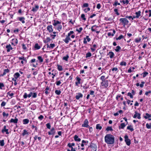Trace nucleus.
I'll list each match as a JSON object with an SVG mask.
<instances>
[{
	"label": "nucleus",
	"mask_w": 151,
	"mask_h": 151,
	"mask_svg": "<svg viewBox=\"0 0 151 151\" xmlns=\"http://www.w3.org/2000/svg\"><path fill=\"white\" fill-rule=\"evenodd\" d=\"M105 142L108 144H113L115 142V138L114 136L108 134L106 135L104 137Z\"/></svg>",
	"instance_id": "f257e3e1"
},
{
	"label": "nucleus",
	"mask_w": 151,
	"mask_h": 151,
	"mask_svg": "<svg viewBox=\"0 0 151 151\" xmlns=\"http://www.w3.org/2000/svg\"><path fill=\"white\" fill-rule=\"evenodd\" d=\"M126 18H120L119 19V21L123 24L124 26L127 25L129 22L128 20Z\"/></svg>",
	"instance_id": "f03ea898"
},
{
	"label": "nucleus",
	"mask_w": 151,
	"mask_h": 151,
	"mask_svg": "<svg viewBox=\"0 0 151 151\" xmlns=\"http://www.w3.org/2000/svg\"><path fill=\"white\" fill-rule=\"evenodd\" d=\"M101 84L104 88H106L108 86V81L107 80L104 81L101 83Z\"/></svg>",
	"instance_id": "7ed1b4c3"
},
{
	"label": "nucleus",
	"mask_w": 151,
	"mask_h": 151,
	"mask_svg": "<svg viewBox=\"0 0 151 151\" xmlns=\"http://www.w3.org/2000/svg\"><path fill=\"white\" fill-rule=\"evenodd\" d=\"M124 138L125 141L127 145L128 146L129 145L131 144V141L130 139L128 138V136L126 135L124 136Z\"/></svg>",
	"instance_id": "20e7f679"
},
{
	"label": "nucleus",
	"mask_w": 151,
	"mask_h": 151,
	"mask_svg": "<svg viewBox=\"0 0 151 151\" xmlns=\"http://www.w3.org/2000/svg\"><path fill=\"white\" fill-rule=\"evenodd\" d=\"M1 132L3 133L6 132V134H9L8 129H6V126L5 125L4 126L3 129L1 130Z\"/></svg>",
	"instance_id": "39448f33"
},
{
	"label": "nucleus",
	"mask_w": 151,
	"mask_h": 151,
	"mask_svg": "<svg viewBox=\"0 0 151 151\" xmlns=\"http://www.w3.org/2000/svg\"><path fill=\"white\" fill-rule=\"evenodd\" d=\"M90 147L92 149L93 151H96L97 150V145L94 143H91L90 145Z\"/></svg>",
	"instance_id": "423d86ee"
},
{
	"label": "nucleus",
	"mask_w": 151,
	"mask_h": 151,
	"mask_svg": "<svg viewBox=\"0 0 151 151\" xmlns=\"http://www.w3.org/2000/svg\"><path fill=\"white\" fill-rule=\"evenodd\" d=\"M6 48L7 49V52H9L11 50H12L13 49V48L12 47L11 45L9 44L6 46Z\"/></svg>",
	"instance_id": "0eeeda50"
},
{
	"label": "nucleus",
	"mask_w": 151,
	"mask_h": 151,
	"mask_svg": "<svg viewBox=\"0 0 151 151\" xmlns=\"http://www.w3.org/2000/svg\"><path fill=\"white\" fill-rule=\"evenodd\" d=\"M83 96V94L81 93H79L76 94V98L77 100H78L80 98H82Z\"/></svg>",
	"instance_id": "6e6552de"
},
{
	"label": "nucleus",
	"mask_w": 151,
	"mask_h": 151,
	"mask_svg": "<svg viewBox=\"0 0 151 151\" xmlns=\"http://www.w3.org/2000/svg\"><path fill=\"white\" fill-rule=\"evenodd\" d=\"M88 123L87 119H85L84 122L83 124H82V127H88L89 126L88 124Z\"/></svg>",
	"instance_id": "1a4fd4ad"
},
{
	"label": "nucleus",
	"mask_w": 151,
	"mask_h": 151,
	"mask_svg": "<svg viewBox=\"0 0 151 151\" xmlns=\"http://www.w3.org/2000/svg\"><path fill=\"white\" fill-rule=\"evenodd\" d=\"M66 43L68 44L69 42V41H71V39L70 37H68L66 36V37L65 39H64L63 40Z\"/></svg>",
	"instance_id": "9d476101"
},
{
	"label": "nucleus",
	"mask_w": 151,
	"mask_h": 151,
	"mask_svg": "<svg viewBox=\"0 0 151 151\" xmlns=\"http://www.w3.org/2000/svg\"><path fill=\"white\" fill-rule=\"evenodd\" d=\"M47 29L50 33L53 31L52 26V25H48L47 27Z\"/></svg>",
	"instance_id": "9b49d317"
},
{
	"label": "nucleus",
	"mask_w": 151,
	"mask_h": 151,
	"mask_svg": "<svg viewBox=\"0 0 151 151\" xmlns=\"http://www.w3.org/2000/svg\"><path fill=\"white\" fill-rule=\"evenodd\" d=\"M135 114H134L133 118H136L137 117V118L138 119H140L141 118L140 117V114L139 113H138L136 111L135 112Z\"/></svg>",
	"instance_id": "f8f14e48"
},
{
	"label": "nucleus",
	"mask_w": 151,
	"mask_h": 151,
	"mask_svg": "<svg viewBox=\"0 0 151 151\" xmlns=\"http://www.w3.org/2000/svg\"><path fill=\"white\" fill-rule=\"evenodd\" d=\"M18 121V119L16 117L14 119H11L10 121V122L13 123L14 124H16L17 123Z\"/></svg>",
	"instance_id": "ddd939ff"
},
{
	"label": "nucleus",
	"mask_w": 151,
	"mask_h": 151,
	"mask_svg": "<svg viewBox=\"0 0 151 151\" xmlns=\"http://www.w3.org/2000/svg\"><path fill=\"white\" fill-rule=\"evenodd\" d=\"M9 70L8 69H5L4 70V72L3 74L1 75V76H3L5 75L7 73L9 72Z\"/></svg>",
	"instance_id": "4468645a"
},
{
	"label": "nucleus",
	"mask_w": 151,
	"mask_h": 151,
	"mask_svg": "<svg viewBox=\"0 0 151 151\" xmlns=\"http://www.w3.org/2000/svg\"><path fill=\"white\" fill-rule=\"evenodd\" d=\"M108 55H109L110 58H112L114 56V54L112 52H109V53Z\"/></svg>",
	"instance_id": "2eb2a0df"
},
{
	"label": "nucleus",
	"mask_w": 151,
	"mask_h": 151,
	"mask_svg": "<svg viewBox=\"0 0 151 151\" xmlns=\"http://www.w3.org/2000/svg\"><path fill=\"white\" fill-rule=\"evenodd\" d=\"M18 19L22 23L24 24L25 23V18L24 17H18Z\"/></svg>",
	"instance_id": "dca6fc26"
},
{
	"label": "nucleus",
	"mask_w": 151,
	"mask_h": 151,
	"mask_svg": "<svg viewBox=\"0 0 151 151\" xmlns=\"http://www.w3.org/2000/svg\"><path fill=\"white\" fill-rule=\"evenodd\" d=\"M54 22L53 23V25L54 26H56L58 24H60L61 22L58 20H54Z\"/></svg>",
	"instance_id": "f3484780"
},
{
	"label": "nucleus",
	"mask_w": 151,
	"mask_h": 151,
	"mask_svg": "<svg viewBox=\"0 0 151 151\" xmlns=\"http://www.w3.org/2000/svg\"><path fill=\"white\" fill-rule=\"evenodd\" d=\"M39 6L38 5H36L35 7L33 8L32 9V11L34 12L37 11L39 9Z\"/></svg>",
	"instance_id": "a211bd4d"
},
{
	"label": "nucleus",
	"mask_w": 151,
	"mask_h": 151,
	"mask_svg": "<svg viewBox=\"0 0 151 151\" xmlns=\"http://www.w3.org/2000/svg\"><path fill=\"white\" fill-rule=\"evenodd\" d=\"M29 122V120L27 119H24L23 120V124H27Z\"/></svg>",
	"instance_id": "6ab92c4d"
},
{
	"label": "nucleus",
	"mask_w": 151,
	"mask_h": 151,
	"mask_svg": "<svg viewBox=\"0 0 151 151\" xmlns=\"http://www.w3.org/2000/svg\"><path fill=\"white\" fill-rule=\"evenodd\" d=\"M74 139L75 141H78L79 142L81 141L80 138H79L78 136L77 135H75L74 137Z\"/></svg>",
	"instance_id": "aec40b11"
},
{
	"label": "nucleus",
	"mask_w": 151,
	"mask_h": 151,
	"mask_svg": "<svg viewBox=\"0 0 151 151\" xmlns=\"http://www.w3.org/2000/svg\"><path fill=\"white\" fill-rule=\"evenodd\" d=\"M141 12L140 11H139L137 12H135L136 14V17L137 18H138L141 15Z\"/></svg>",
	"instance_id": "412c9836"
},
{
	"label": "nucleus",
	"mask_w": 151,
	"mask_h": 151,
	"mask_svg": "<svg viewBox=\"0 0 151 151\" xmlns=\"http://www.w3.org/2000/svg\"><path fill=\"white\" fill-rule=\"evenodd\" d=\"M28 135L29 133L26 129H24L23 131V133L22 134V135L23 136H24L25 135Z\"/></svg>",
	"instance_id": "4be33fe9"
},
{
	"label": "nucleus",
	"mask_w": 151,
	"mask_h": 151,
	"mask_svg": "<svg viewBox=\"0 0 151 151\" xmlns=\"http://www.w3.org/2000/svg\"><path fill=\"white\" fill-rule=\"evenodd\" d=\"M126 126V125L124 123H121L120 126H119V129H123Z\"/></svg>",
	"instance_id": "5701e85b"
},
{
	"label": "nucleus",
	"mask_w": 151,
	"mask_h": 151,
	"mask_svg": "<svg viewBox=\"0 0 151 151\" xmlns=\"http://www.w3.org/2000/svg\"><path fill=\"white\" fill-rule=\"evenodd\" d=\"M82 143L81 144V146L83 147L84 146V143H86V144H85V145H86L88 143V141H86L84 140H82Z\"/></svg>",
	"instance_id": "b1692460"
},
{
	"label": "nucleus",
	"mask_w": 151,
	"mask_h": 151,
	"mask_svg": "<svg viewBox=\"0 0 151 151\" xmlns=\"http://www.w3.org/2000/svg\"><path fill=\"white\" fill-rule=\"evenodd\" d=\"M14 76L15 79H17L20 76V74L18 73H17L14 74Z\"/></svg>",
	"instance_id": "393cba45"
},
{
	"label": "nucleus",
	"mask_w": 151,
	"mask_h": 151,
	"mask_svg": "<svg viewBox=\"0 0 151 151\" xmlns=\"http://www.w3.org/2000/svg\"><path fill=\"white\" fill-rule=\"evenodd\" d=\"M102 127L99 124H97L96 126V129H99L101 130L102 129Z\"/></svg>",
	"instance_id": "a878e982"
},
{
	"label": "nucleus",
	"mask_w": 151,
	"mask_h": 151,
	"mask_svg": "<svg viewBox=\"0 0 151 151\" xmlns=\"http://www.w3.org/2000/svg\"><path fill=\"white\" fill-rule=\"evenodd\" d=\"M97 26L96 25H94L92 27L91 30L92 31H95L97 27Z\"/></svg>",
	"instance_id": "bb28decb"
},
{
	"label": "nucleus",
	"mask_w": 151,
	"mask_h": 151,
	"mask_svg": "<svg viewBox=\"0 0 151 151\" xmlns=\"http://www.w3.org/2000/svg\"><path fill=\"white\" fill-rule=\"evenodd\" d=\"M35 48L36 50H38L40 48V47L37 43H36L35 45Z\"/></svg>",
	"instance_id": "cd10ccee"
},
{
	"label": "nucleus",
	"mask_w": 151,
	"mask_h": 151,
	"mask_svg": "<svg viewBox=\"0 0 151 151\" xmlns=\"http://www.w3.org/2000/svg\"><path fill=\"white\" fill-rule=\"evenodd\" d=\"M127 129H129L131 131H133L134 129L132 127V126L131 125L130 126H128L127 127Z\"/></svg>",
	"instance_id": "c85d7f7f"
},
{
	"label": "nucleus",
	"mask_w": 151,
	"mask_h": 151,
	"mask_svg": "<svg viewBox=\"0 0 151 151\" xmlns=\"http://www.w3.org/2000/svg\"><path fill=\"white\" fill-rule=\"evenodd\" d=\"M96 45L95 44L93 45V47H91V49L92 51L94 52L96 50Z\"/></svg>",
	"instance_id": "c756f323"
},
{
	"label": "nucleus",
	"mask_w": 151,
	"mask_h": 151,
	"mask_svg": "<svg viewBox=\"0 0 151 151\" xmlns=\"http://www.w3.org/2000/svg\"><path fill=\"white\" fill-rule=\"evenodd\" d=\"M37 58L40 62L41 63L43 62V59L42 57L38 56L37 57Z\"/></svg>",
	"instance_id": "7c9ffc66"
},
{
	"label": "nucleus",
	"mask_w": 151,
	"mask_h": 151,
	"mask_svg": "<svg viewBox=\"0 0 151 151\" xmlns=\"http://www.w3.org/2000/svg\"><path fill=\"white\" fill-rule=\"evenodd\" d=\"M51 40V39L49 37H47L46 38L45 40H44V42L45 43L49 42Z\"/></svg>",
	"instance_id": "2f4dec72"
},
{
	"label": "nucleus",
	"mask_w": 151,
	"mask_h": 151,
	"mask_svg": "<svg viewBox=\"0 0 151 151\" xmlns=\"http://www.w3.org/2000/svg\"><path fill=\"white\" fill-rule=\"evenodd\" d=\"M151 117V115L147 113L146 114V116H144V118L146 119H147L148 118H150Z\"/></svg>",
	"instance_id": "473e14b6"
},
{
	"label": "nucleus",
	"mask_w": 151,
	"mask_h": 151,
	"mask_svg": "<svg viewBox=\"0 0 151 151\" xmlns=\"http://www.w3.org/2000/svg\"><path fill=\"white\" fill-rule=\"evenodd\" d=\"M69 56L68 55H67L66 56H64L63 58V60H65L66 61H68V58H69Z\"/></svg>",
	"instance_id": "72a5a7b5"
},
{
	"label": "nucleus",
	"mask_w": 151,
	"mask_h": 151,
	"mask_svg": "<svg viewBox=\"0 0 151 151\" xmlns=\"http://www.w3.org/2000/svg\"><path fill=\"white\" fill-rule=\"evenodd\" d=\"M4 145V140L3 139L0 140V145L1 146H3Z\"/></svg>",
	"instance_id": "f704fd0d"
},
{
	"label": "nucleus",
	"mask_w": 151,
	"mask_h": 151,
	"mask_svg": "<svg viewBox=\"0 0 151 151\" xmlns=\"http://www.w3.org/2000/svg\"><path fill=\"white\" fill-rule=\"evenodd\" d=\"M106 130L107 131H111L113 130V129L112 128V127H107L106 129Z\"/></svg>",
	"instance_id": "c9c22d12"
},
{
	"label": "nucleus",
	"mask_w": 151,
	"mask_h": 151,
	"mask_svg": "<svg viewBox=\"0 0 151 151\" xmlns=\"http://www.w3.org/2000/svg\"><path fill=\"white\" fill-rule=\"evenodd\" d=\"M117 5H120V4L119 3H118V1H115L114 3L113 4V5L114 6H116Z\"/></svg>",
	"instance_id": "e433bc0d"
},
{
	"label": "nucleus",
	"mask_w": 151,
	"mask_h": 151,
	"mask_svg": "<svg viewBox=\"0 0 151 151\" xmlns=\"http://www.w3.org/2000/svg\"><path fill=\"white\" fill-rule=\"evenodd\" d=\"M57 66H58V70L59 71H61L62 70L63 68H62V67L61 66L59 65H58Z\"/></svg>",
	"instance_id": "4c0bfd02"
},
{
	"label": "nucleus",
	"mask_w": 151,
	"mask_h": 151,
	"mask_svg": "<svg viewBox=\"0 0 151 151\" xmlns=\"http://www.w3.org/2000/svg\"><path fill=\"white\" fill-rule=\"evenodd\" d=\"M145 12L146 13H148L149 17L151 16V10H149L148 11L146 10L145 11Z\"/></svg>",
	"instance_id": "58836bf2"
},
{
	"label": "nucleus",
	"mask_w": 151,
	"mask_h": 151,
	"mask_svg": "<svg viewBox=\"0 0 151 151\" xmlns=\"http://www.w3.org/2000/svg\"><path fill=\"white\" fill-rule=\"evenodd\" d=\"M74 33V32L73 31H70L69 32L68 34V35H66V36L68 37H70V36L71 35V34H72Z\"/></svg>",
	"instance_id": "ea45409f"
},
{
	"label": "nucleus",
	"mask_w": 151,
	"mask_h": 151,
	"mask_svg": "<svg viewBox=\"0 0 151 151\" xmlns=\"http://www.w3.org/2000/svg\"><path fill=\"white\" fill-rule=\"evenodd\" d=\"M121 49V47L119 46H118L116 47V48L115 49V50L116 52H118Z\"/></svg>",
	"instance_id": "a19ab883"
},
{
	"label": "nucleus",
	"mask_w": 151,
	"mask_h": 151,
	"mask_svg": "<svg viewBox=\"0 0 151 151\" xmlns=\"http://www.w3.org/2000/svg\"><path fill=\"white\" fill-rule=\"evenodd\" d=\"M146 126L148 129H151V123L150 124L147 123L146 124Z\"/></svg>",
	"instance_id": "79ce46f5"
},
{
	"label": "nucleus",
	"mask_w": 151,
	"mask_h": 151,
	"mask_svg": "<svg viewBox=\"0 0 151 151\" xmlns=\"http://www.w3.org/2000/svg\"><path fill=\"white\" fill-rule=\"evenodd\" d=\"M126 63L123 61L121 62L120 63V65L122 66L124 65L126 66Z\"/></svg>",
	"instance_id": "37998d69"
},
{
	"label": "nucleus",
	"mask_w": 151,
	"mask_h": 151,
	"mask_svg": "<svg viewBox=\"0 0 151 151\" xmlns=\"http://www.w3.org/2000/svg\"><path fill=\"white\" fill-rule=\"evenodd\" d=\"M75 143H69L68 144V146L70 147H71V148H72V147H73V146H74L75 145Z\"/></svg>",
	"instance_id": "c03bdc74"
},
{
	"label": "nucleus",
	"mask_w": 151,
	"mask_h": 151,
	"mask_svg": "<svg viewBox=\"0 0 151 151\" xmlns=\"http://www.w3.org/2000/svg\"><path fill=\"white\" fill-rule=\"evenodd\" d=\"M55 93L58 95H60L61 93V92L60 90H56L55 91Z\"/></svg>",
	"instance_id": "a18cd8bd"
},
{
	"label": "nucleus",
	"mask_w": 151,
	"mask_h": 151,
	"mask_svg": "<svg viewBox=\"0 0 151 151\" xmlns=\"http://www.w3.org/2000/svg\"><path fill=\"white\" fill-rule=\"evenodd\" d=\"M62 29V26L61 25H58V27L57 28V30H58L59 31H60V30Z\"/></svg>",
	"instance_id": "49530a36"
},
{
	"label": "nucleus",
	"mask_w": 151,
	"mask_h": 151,
	"mask_svg": "<svg viewBox=\"0 0 151 151\" xmlns=\"http://www.w3.org/2000/svg\"><path fill=\"white\" fill-rule=\"evenodd\" d=\"M50 132H52L53 135H54L55 134V129L54 128H52L50 130Z\"/></svg>",
	"instance_id": "de8ad7c7"
},
{
	"label": "nucleus",
	"mask_w": 151,
	"mask_h": 151,
	"mask_svg": "<svg viewBox=\"0 0 151 151\" xmlns=\"http://www.w3.org/2000/svg\"><path fill=\"white\" fill-rule=\"evenodd\" d=\"M12 41H13V42H15L16 44H17V43H18V41L16 39H13L12 40Z\"/></svg>",
	"instance_id": "09e8293b"
},
{
	"label": "nucleus",
	"mask_w": 151,
	"mask_h": 151,
	"mask_svg": "<svg viewBox=\"0 0 151 151\" xmlns=\"http://www.w3.org/2000/svg\"><path fill=\"white\" fill-rule=\"evenodd\" d=\"M123 37V36L122 35H121L118 37L116 38V39L117 40H120L121 39H122Z\"/></svg>",
	"instance_id": "8fccbe9b"
},
{
	"label": "nucleus",
	"mask_w": 151,
	"mask_h": 151,
	"mask_svg": "<svg viewBox=\"0 0 151 151\" xmlns=\"http://www.w3.org/2000/svg\"><path fill=\"white\" fill-rule=\"evenodd\" d=\"M148 74V73L147 72H145L142 73L143 77V78L145 77V76H147V75Z\"/></svg>",
	"instance_id": "3c124183"
},
{
	"label": "nucleus",
	"mask_w": 151,
	"mask_h": 151,
	"mask_svg": "<svg viewBox=\"0 0 151 151\" xmlns=\"http://www.w3.org/2000/svg\"><path fill=\"white\" fill-rule=\"evenodd\" d=\"M19 60H23L24 61H25L26 62V60L24 58V57H19Z\"/></svg>",
	"instance_id": "603ef678"
},
{
	"label": "nucleus",
	"mask_w": 151,
	"mask_h": 151,
	"mask_svg": "<svg viewBox=\"0 0 151 151\" xmlns=\"http://www.w3.org/2000/svg\"><path fill=\"white\" fill-rule=\"evenodd\" d=\"M91 56V54L90 52H88L86 54V57H90Z\"/></svg>",
	"instance_id": "864d4df0"
},
{
	"label": "nucleus",
	"mask_w": 151,
	"mask_h": 151,
	"mask_svg": "<svg viewBox=\"0 0 151 151\" xmlns=\"http://www.w3.org/2000/svg\"><path fill=\"white\" fill-rule=\"evenodd\" d=\"M76 80L78 82V84H80L81 83L80 81L81 80V79L79 77H77L76 78Z\"/></svg>",
	"instance_id": "5fc2aeb1"
},
{
	"label": "nucleus",
	"mask_w": 151,
	"mask_h": 151,
	"mask_svg": "<svg viewBox=\"0 0 151 151\" xmlns=\"http://www.w3.org/2000/svg\"><path fill=\"white\" fill-rule=\"evenodd\" d=\"M37 65V63H36L35 64L33 63H31L30 65L34 67H36Z\"/></svg>",
	"instance_id": "6e6d98bb"
},
{
	"label": "nucleus",
	"mask_w": 151,
	"mask_h": 151,
	"mask_svg": "<svg viewBox=\"0 0 151 151\" xmlns=\"http://www.w3.org/2000/svg\"><path fill=\"white\" fill-rule=\"evenodd\" d=\"M47 128L49 129H50L51 126L50 123H48L46 124Z\"/></svg>",
	"instance_id": "4d7b16f0"
},
{
	"label": "nucleus",
	"mask_w": 151,
	"mask_h": 151,
	"mask_svg": "<svg viewBox=\"0 0 151 151\" xmlns=\"http://www.w3.org/2000/svg\"><path fill=\"white\" fill-rule=\"evenodd\" d=\"M105 76H102L101 78L100 79L102 80V81H106V80L105 79Z\"/></svg>",
	"instance_id": "13d9d810"
},
{
	"label": "nucleus",
	"mask_w": 151,
	"mask_h": 151,
	"mask_svg": "<svg viewBox=\"0 0 151 151\" xmlns=\"http://www.w3.org/2000/svg\"><path fill=\"white\" fill-rule=\"evenodd\" d=\"M6 103L5 102L3 101L2 102L1 104V107H3L4 106L6 105Z\"/></svg>",
	"instance_id": "bf43d9fd"
},
{
	"label": "nucleus",
	"mask_w": 151,
	"mask_h": 151,
	"mask_svg": "<svg viewBox=\"0 0 151 151\" xmlns=\"http://www.w3.org/2000/svg\"><path fill=\"white\" fill-rule=\"evenodd\" d=\"M83 30V28L82 27H80L79 28V29H76V30L78 31V32L79 33L81 31Z\"/></svg>",
	"instance_id": "052dcab7"
},
{
	"label": "nucleus",
	"mask_w": 151,
	"mask_h": 151,
	"mask_svg": "<svg viewBox=\"0 0 151 151\" xmlns=\"http://www.w3.org/2000/svg\"><path fill=\"white\" fill-rule=\"evenodd\" d=\"M2 114L4 116H6L7 117L9 116V114L8 113L6 114L4 112H3Z\"/></svg>",
	"instance_id": "680f3d73"
},
{
	"label": "nucleus",
	"mask_w": 151,
	"mask_h": 151,
	"mask_svg": "<svg viewBox=\"0 0 151 151\" xmlns=\"http://www.w3.org/2000/svg\"><path fill=\"white\" fill-rule=\"evenodd\" d=\"M4 87V85L3 83H0V89H2V88Z\"/></svg>",
	"instance_id": "e2e57ef3"
},
{
	"label": "nucleus",
	"mask_w": 151,
	"mask_h": 151,
	"mask_svg": "<svg viewBox=\"0 0 151 151\" xmlns=\"http://www.w3.org/2000/svg\"><path fill=\"white\" fill-rule=\"evenodd\" d=\"M43 118H44V116L43 115H40V116H39L38 117V118L39 119L41 120L43 119Z\"/></svg>",
	"instance_id": "0e129e2a"
},
{
	"label": "nucleus",
	"mask_w": 151,
	"mask_h": 151,
	"mask_svg": "<svg viewBox=\"0 0 151 151\" xmlns=\"http://www.w3.org/2000/svg\"><path fill=\"white\" fill-rule=\"evenodd\" d=\"M85 15L83 14H82L81 15V17L83 18V19L84 20H86V19L85 17Z\"/></svg>",
	"instance_id": "69168bd1"
},
{
	"label": "nucleus",
	"mask_w": 151,
	"mask_h": 151,
	"mask_svg": "<svg viewBox=\"0 0 151 151\" xmlns=\"http://www.w3.org/2000/svg\"><path fill=\"white\" fill-rule=\"evenodd\" d=\"M37 93H33L32 97L34 98H35L37 96Z\"/></svg>",
	"instance_id": "338daca9"
},
{
	"label": "nucleus",
	"mask_w": 151,
	"mask_h": 151,
	"mask_svg": "<svg viewBox=\"0 0 151 151\" xmlns=\"http://www.w3.org/2000/svg\"><path fill=\"white\" fill-rule=\"evenodd\" d=\"M151 93V91H146L145 93V94L146 95H147V96H148V94H150Z\"/></svg>",
	"instance_id": "774afa93"
}]
</instances>
